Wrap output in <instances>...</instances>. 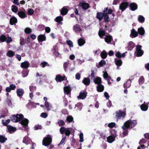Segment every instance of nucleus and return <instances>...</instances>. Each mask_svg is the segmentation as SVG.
<instances>
[{
  "label": "nucleus",
  "instance_id": "5fc2aeb1",
  "mask_svg": "<svg viewBox=\"0 0 149 149\" xmlns=\"http://www.w3.org/2000/svg\"><path fill=\"white\" fill-rule=\"evenodd\" d=\"M66 128L64 127H61L60 129V132L61 134H64L65 132Z\"/></svg>",
  "mask_w": 149,
  "mask_h": 149
},
{
  "label": "nucleus",
  "instance_id": "0e129e2a",
  "mask_svg": "<svg viewBox=\"0 0 149 149\" xmlns=\"http://www.w3.org/2000/svg\"><path fill=\"white\" fill-rule=\"evenodd\" d=\"M27 13L29 15H32L34 13V10L32 9H30L28 10Z\"/></svg>",
  "mask_w": 149,
  "mask_h": 149
},
{
  "label": "nucleus",
  "instance_id": "423d86ee",
  "mask_svg": "<svg viewBox=\"0 0 149 149\" xmlns=\"http://www.w3.org/2000/svg\"><path fill=\"white\" fill-rule=\"evenodd\" d=\"M128 6H129L128 2H122L119 5V9L122 11H123L127 8Z\"/></svg>",
  "mask_w": 149,
  "mask_h": 149
},
{
  "label": "nucleus",
  "instance_id": "ea45409f",
  "mask_svg": "<svg viewBox=\"0 0 149 149\" xmlns=\"http://www.w3.org/2000/svg\"><path fill=\"white\" fill-rule=\"evenodd\" d=\"M103 77L104 79H111V78L110 76L109 75L107 72L106 71H105L103 74Z\"/></svg>",
  "mask_w": 149,
  "mask_h": 149
},
{
  "label": "nucleus",
  "instance_id": "dca6fc26",
  "mask_svg": "<svg viewBox=\"0 0 149 149\" xmlns=\"http://www.w3.org/2000/svg\"><path fill=\"white\" fill-rule=\"evenodd\" d=\"M16 93L18 96L21 98L24 94V91L23 89L19 88L17 90Z\"/></svg>",
  "mask_w": 149,
  "mask_h": 149
},
{
  "label": "nucleus",
  "instance_id": "6e6d98bb",
  "mask_svg": "<svg viewBox=\"0 0 149 149\" xmlns=\"http://www.w3.org/2000/svg\"><path fill=\"white\" fill-rule=\"evenodd\" d=\"M6 122H4V120H2L1 121L3 125L5 126H7V124H8L10 122V120L8 119L6 120Z\"/></svg>",
  "mask_w": 149,
  "mask_h": 149
},
{
  "label": "nucleus",
  "instance_id": "f8f14e48",
  "mask_svg": "<svg viewBox=\"0 0 149 149\" xmlns=\"http://www.w3.org/2000/svg\"><path fill=\"white\" fill-rule=\"evenodd\" d=\"M68 6H63L60 10L61 14L63 16L66 15L68 13V10L67 8Z\"/></svg>",
  "mask_w": 149,
  "mask_h": 149
},
{
  "label": "nucleus",
  "instance_id": "3c124183",
  "mask_svg": "<svg viewBox=\"0 0 149 149\" xmlns=\"http://www.w3.org/2000/svg\"><path fill=\"white\" fill-rule=\"evenodd\" d=\"M136 55L137 57L141 56L143 54L144 52L143 50H141L136 51Z\"/></svg>",
  "mask_w": 149,
  "mask_h": 149
},
{
  "label": "nucleus",
  "instance_id": "473e14b6",
  "mask_svg": "<svg viewBox=\"0 0 149 149\" xmlns=\"http://www.w3.org/2000/svg\"><path fill=\"white\" fill-rule=\"evenodd\" d=\"M145 30L143 27H141L138 29V33L141 35H143L145 33Z\"/></svg>",
  "mask_w": 149,
  "mask_h": 149
},
{
  "label": "nucleus",
  "instance_id": "58836bf2",
  "mask_svg": "<svg viewBox=\"0 0 149 149\" xmlns=\"http://www.w3.org/2000/svg\"><path fill=\"white\" fill-rule=\"evenodd\" d=\"M106 64V62L105 61L103 60H102L99 63V65H97L96 66L98 68H99L100 67Z\"/></svg>",
  "mask_w": 149,
  "mask_h": 149
},
{
  "label": "nucleus",
  "instance_id": "052dcab7",
  "mask_svg": "<svg viewBox=\"0 0 149 149\" xmlns=\"http://www.w3.org/2000/svg\"><path fill=\"white\" fill-rule=\"evenodd\" d=\"M66 43L68 45H69L70 47H73V43L70 40H68L66 41Z\"/></svg>",
  "mask_w": 149,
  "mask_h": 149
},
{
  "label": "nucleus",
  "instance_id": "c756f323",
  "mask_svg": "<svg viewBox=\"0 0 149 149\" xmlns=\"http://www.w3.org/2000/svg\"><path fill=\"white\" fill-rule=\"evenodd\" d=\"M131 81L130 79L128 80L124 84V88L127 89V88H129L131 86Z\"/></svg>",
  "mask_w": 149,
  "mask_h": 149
},
{
  "label": "nucleus",
  "instance_id": "c85d7f7f",
  "mask_svg": "<svg viewBox=\"0 0 149 149\" xmlns=\"http://www.w3.org/2000/svg\"><path fill=\"white\" fill-rule=\"evenodd\" d=\"M138 32H137L134 29H133L131 30L130 35L132 36H131L132 38H135L138 36Z\"/></svg>",
  "mask_w": 149,
  "mask_h": 149
},
{
  "label": "nucleus",
  "instance_id": "39448f33",
  "mask_svg": "<svg viewBox=\"0 0 149 149\" xmlns=\"http://www.w3.org/2000/svg\"><path fill=\"white\" fill-rule=\"evenodd\" d=\"M116 117L117 119H120L121 117L125 118L126 115V113L120 110L116 112Z\"/></svg>",
  "mask_w": 149,
  "mask_h": 149
},
{
  "label": "nucleus",
  "instance_id": "bb28decb",
  "mask_svg": "<svg viewBox=\"0 0 149 149\" xmlns=\"http://www.w3.org/2000/svg\"><path fill=\"white\" fill-rule=\"evenodd\" d=\"M115 136L110 135L107 137V141L109 143H111L115 140Z\"/></svg>",
  "mask_w": 149,
  "mask_h": 149
},
{
  "label": "nucleus",
  "instance_id": "0eeeda50",
  "mask_svg": "<svg viewBox=\"0 0 149 149\" xmlns=\"http://www.w3.org/2000/svg\"><path fill=\"white\" fill-rule=\"evenodd\" d=\"M107 10L108 7L105 8L104 10H103V12L104 13V15L103 17L104 19L103 22L106 23L109 22L110 20V19L109 18L108 15L107 14V13H106V12Z\"/></svg>",
  "mask_w": 149,
  "mask_h": 149
},
{
  "label": "nucleus",
  "instance_id": "f03ea898",
  "mask_svg": "<svg viewBox=\"0 0 149 149\" xmlns=\"http://www.w3.org/2000/svg\"><path fill=\"white\" fill-rule=\"evenodd\" d=\"M52 138L49 135L44 138L42 141V145L45 146H48L50 145L52 142Z\"/></svg>",
  "mask_w": 149,
  "mask_h": 149
},
{
  "label": "nucleus",
  "instance_id": "de8ad7c7",
  "mask_svg": "<svg viewBox=\"0 0 149 149\" xmlns=\"http://www.w3.org/2000/svg\"><path fill=\"white\" fill-rule=\"evenodd\" d=\"M105 35V31L104 30L100 31L98 32V35L100 38H102L103 36Z\"/></svg>",
  "mask_w": 149,
  "mask_h": 149
},
{
  "label": "nucleus",
  "instance_id": "49530a36",
  "mask_svg": "<svg viewBox=\"0 0 149 149\" xmlns=\"http://www.w3.org/2000/svg\"><path fill=\"white\" fill-rule=\"evenodd\" d=\"M7 39V37L4 35L3 34L0 36V41L1 42H4L6 41Z\"/></svg>",
  "mask_w": 149,
  "mask_h": 149
},
{
  "label": "nucleus",
  "instance_id": "9b49d317",
  "mask_svg": "<svg viewBox=\"0 0 149 149\" xmlns=\"http://www.w3.org/2000/svg\"><path fill=\"white\" fill-rule=\"evenodd\" d=\"M82 7V8L84 10H86L90 7L89 5L87 3L85 2H81L79 4Z\"/></svg>",
  "mask_w": 149,
  "mask_h": 149
},
{
  "label": "nucleus",
  "instance_id": "680f3d73",
  "mask_svg": "<svg viewBox=\"0 0 149 149\" xmlns=\"http://www.w3.org/2000/svg\"><path fill=\"white\" fill-rule=\"evenodd\" d=\"M30 91L33 93L34 91L36 90V86H29Z\"/></svg>",
  "mask_w": 149,
  "mask_h": 149
},
{
  "label": "nucleus",
  "instance_id": "774afa93",
  "mask_svg": "<svg viewBox=\"0 0 149 149\" xmlns=\"http://www.w3.org/2000/svg\"><path fill=\"white\" fill-rule=\"evenodd\" d=\"M42 129V127L41 125H36L34 127V129L35 130H41Z\"/></svg>",
  "mask_w": 149,
  "mask_h": 149
},
{
  "label": "nucleus",
  "instance_id": "5701e85b",
  "mask_svg": "<svg viewBox=\"0 0 149 149\" xmlns=\"http://www.w3.org/2000/svg\"><path fill=\"white\" fill-rule=\"evenodd\" d=\"M105 42L108 44H109L112 40H113L112 37L109 35H107L104 38Z\"/></svg>",
  "mask_w": 149,
  "mask_h": 149
},
{
  "label": "nucleus",
  "instance_id": "cd10ccee",
  "mask_svg": "<svg viewBox=\"0 0 149 149\" xmlns=\"http://www.w3.org/2000/svg\"><path fill=\"white\" fill-rule=\"evenodd\" d=\"M8 131L10 133L12 132H15L16 130V127L12 126L10 125H8L7 126Z\"/></svg>",
  "mask_w": 149,
  "mask_h": 149
},
{
  "label": "nucleus",
  "instance_id": "aec40b11",
  "mask_svg": "<svg viewBox=\"0 0 149 149\" xmlns=\"http://www.w3.org/2000/svg\"><path fill=\"white\" fill-rule=\"evenodd\" d=\"M130 9L132 11H134L137 8V5L135 3H132L129 4Z\"/></svg>",
  "mask_w": 149,
  "mask_h": 149
},
{
  "label": "nucleus",
  "instance_id": "9d476101",
  "mask_svg": "<svg viewBox=\"0 0 149 149\" xmlns=\"http://www.w3.org/2000/svg\"><path fill=\"white\" fill-rule=\"evenodd\" d=\"M87 93L86 91L84 92H81L79 93V94L78 96H77V98L80 99H85L87 96Z\"/></svg>",
  "mask_w": 149,
  "mask_h": 149
},
{
  "label": "nucleus",
  "instance_id": "e433bc0d",
  "mask_svg": "<svg viewBox=\"0 0 149 149\" xmlns=\"http://www.w3.org/2000/svg\"><path fill=\"white\" fill-rule=\"evenodd\" d=\"M135 44L132 42L130 41L128 45V47L129 49L131 50L134 47Z\"/></svg>",
  "mask_w": 149,
  "mask_h": 149
},
{
  "label": "nucleus",
  "instance_id": "7c9ffc66",
  "mask_svg": "<svg viewBox=\"0 0 149 149\" xmlns=\"http://www.w3.org/2000/svg\"><path fill=\"white\" fill-rule=\"evenodd\" d=\"M94 81L95 84L98 85L101 84V78L100 77H97L95 79H94Z\"/></svg>",
  "mask_w": 149,
  "mask_h": 149
},
{
  "label": "nucleus",
  "instance_id": "a211bd4d",
  "mask_svg": "<svg viewBox=\"0 0 149 149\" xmlns=\"http://www.w3.org/2000/svg\"><path fill=\"white\" fill-rule=\"evenodd\" d=\"M37 39L39 42H42L46 40V37L44 34H40L38 36Z\"/></svg>",
  "mask_w": 149,
  "mask_h": 149
},
{
  "label": "nucleus",
  "instance_id": "a18cd8bd",
  "mask_svg": "<svg viewBox=\"0 0 149 149\" xmlns=\"http://www.w3.org/2000/svg\"><path fill=\"white\" fill-rule=\"evenodd\" d=\"M83 104L79 102L75 104V108L76 107H77L78 109L79 110H81L82 108Z\"/></svg>",
  "mask_w": 149,
  "mask_h": 149
},
{
  "label": "nucleus",
  "instance_id": "4d7b16f0",
  "mask_svg": "<svg viewBox=\"0 0 149 149\" xmlns=\"http://www.w3.org/2000/svg\"><path fill=\"white\" fill-rule=\"evenodd\" d=\"M66 120L69 123H71L73 120V118L71 116H68L67 117Z\"/></svg>",
  "mask_w": 149,
  "mask_h": 149
},
{
  "label": "nucleus",
  "instance_id": "f257e3e1",
  "mask_svg": "<svg viewBox=\"0 0 149 149\" xmlns=\"http://www.w3.org/2000/svg\"><path fill=\"white\" fill-rule=\"evenodd\" d=\"M137 124L136 121L135 120H132L130 119L125 122L122 127L123 130H125L128 128H132L134 127Z\"/></svg>",
  "mask_w": 149,
  "mask_h": 149
},
{
  "label": "nucleus",
  "instance_id": "864d4df0",
  "mask_svg": "<svg viewBox=\"0 0 149 149\" xmlns=\"http://www.w3.org/2000/svg\"><path fill=\"white\" fill-rule=\"evenodd\" d=\"M28 72L29 71L27 70H23L22 72V77H26L28 75Z\"/></svg>",
  "mask_w": 149,
  "mask_h": 149
},
{
  "label": "nucleus",
  "instance_id": "8fccbe9b",
  "mask_svg": "<svg viewBox=\"0 0 149 149\" xmlns=\"http://www.w3.org/2000/svg\"><path fill=\"white\" fill-rule=\"evenodd\" d=\"M20 40L19 43L21 45H23L26 43V40L23 37H20Z\"/></svg>",
  "mask_w": 149,
  "mask_h": 149
},
{
  "label": "nucleus",
  "instance_id": "4468645a",
  "mask_svg": "<svg viewBox=\"0 0 149 149\" xmlns=\"http://www.w3.org/2000/svg\"><path fill=\"white\" fill-rule=\"evenodd\" d=\"M29 62L27 61H25L21 64L20 67L22 68L27 69L30 66Z\"/></svg>",
  "mask_w": 149,
  "mask_h": 149
},
{
  "label": "nucleus",
  "instance_id": "f3484780",
  "mask_svg": "<svg viewBox=\"0 0 149 149\" xmlns=\"http://www.w3.org/2000/svg\"><path fill=\"white\" fill-rule=\"evenodd\" d=\"M10 24L12 25H16V24L17 22V20L15 16H13L10 18Z\"/></svg>",
  "mask_w": 149,
  "mask_h": 149
},
{
  "label": "nucleus",
  "instance_id": "603ef678",
  "mask_svg": "<svg viewBox=\"0 0 149 149\" xmlns=\"http://www.w3.org/2000/svg\"><path fill=\"white\" fill-rule=\"evenodd\" d=\"M11 10L13 12L15 13H16L17 12L18 8L16 6L14 5H13L11 6Z\"/></svg>",
  "mask_w": 149,
  "mask_h": 149
},
{
  "label": "nucleus",
  "instance_id": "1a4fd4ad",
  "mask_svg": "<svg viewBox=\"0 0 149 149\" xmlns=\"http://www.w3.org/2000/svg\"><path fill=\"white\" fill-rule=\"evenodd\" d=\"M65 77L66 76L65 75H64L63 76H62L61 74H58L56 75L55 79L57 82H61L64 80Z\"/></svg>",
  "mask_w": 149,
  "mask_h": 149
},
{
  "label": "nucleus",
  "instance_id": "69168bd1",
  "mask_svg": "<svg viewBox=\"0 0 149 149\" xmlns=\"http://www.w3.org/2000/svg\"><path fill=\"white\" fill-rule=\"evenodd\" d=\"M116 125V124L115 123L112 122L108 124V126L111 128L114 127Z\"/></svg>",
  "mask_w": 149,
  "mask_h": 149
},
{
  "label": "nucleus",
  "instance_id": "412c9836",
  "mask_svg": "<svg viewBox=\"0 0 149 149\" xmlns=\"http://www.w3.org/2000/svg\"><path fill=\"white\" fill-rule=\"evenodd\" d=\"M17 15L21 18L23 19L27 17L25 11H20L18 12Z\"/></svg>",
  "mask_w": 149,
  "mask_h": 149
},
{
  "label": "nucleus",
  "instance_id": "c03bdc74",
  "mask_svg": "<svg viewBox=\"0 0 149 149\" xmlns=\"http://www.w3.org/2000/svg\"><path fill=\"white\" fill-rule=\"evenodd\" d=\"M7 140V138L3 136L0 135V142L2 143H4Z\"/></svg>",
  "mask_w": 149,
  "mask_h": 149
},
{
  "label": "nucleus",
  "instance_id": "f704fd0d",
  "mask_svg": "<svg viewBox=\"0 0 149 149\" xmlns=\"http://www.w3.org/2000/svg\"><path fill=\"white\" fill-rule=\"evenodd\" d=\"M97 91L101 92L103 91L104 87L103 85L100 84L97 86Z\"/></svg>",
  "mask_w": 149,
  "mask_h": 149
},
{
  "label": "nucleus",
  "instance_id": "6e6552de",
  "mask_svg": "<svg viewBox=\"0 0 149 149\" xmlns=\"http://www.w3.org/2000/svg\"><path fill=\"white\" fill-rule=\"evenodd\" d=\"M73 31L76 33H80L82 31V29L80 27V26L77 24L74 25L73 26Z\"/></svg>",
  "mask_w": 149,
  "mask_h": 149
},
{
  "label": "nucleus",
  "instance_id": "4c0bfd02",
  "mask_svg": "<svg viewBox=\"0 0 149 149\" xmlns=\"http://www.w3.org/2000/svg\"><path fill=\"white\" fill-rule=\"evenodd\" d=\"M15 54V53L11 50L8 51L7 53V55L9 57H12Z\"/></svg>",
  "mask_w": 149,
  "mask_h": 149
},
{
  "label": "nucleus",
  "instance_id": "79ce46f5",
  "mask_svg": "<svg viewBox=\"0 0 149 149\" xmlns=\"http://www.w3.org/2000/svg\"><path fill=\"white\" fill-rule=\"evenodd\" d=\"M140 107L141 109L143 111H146L148 109V106L144 104H142L140 106Z\"/></svg>",
  "mask_w": 149,
  "mask_h": 149
},
{
  "label": "nucleus",
  "instance_id": "72a5a7b5",
  "mask_svg": "<svg viewBox=\"0 0 149 149\" xmlns=\"http://www.w3.org/2000/svg\"><path fill=\"white\" fill-rule=\"evenodd\" d=\"M115 61L116 64L118 67H120L122 65V62L120 59H117L115 58Z\"/></svg>",
  "mask_w": 149,
  "mask_h": 149
},
{
  "label": "nucleus",
  "instance_id": "2f4dec72",
  "mask_svg": "<svg viewBox=\"0 0 149 149\" xmlns=\"http://www.w3.org/2000/svg\"><path fill=\"white\" fill-rule=\"evenodd\" d=\"M115 56L117 58H120L122 57H125V53H124L121 54L120 52H118L116 53Z\"/></svg>",
  "mask_w": 149,
  "mask_h": 149
},
{
  "label": "nucleus",
  "instance_id": "2eb2a0df",
  "mask_svg": "<svg viewBox=\"0 0 149 149\" xmlns=\"http://www.w3.org/2000/svg\"><path fill=\"white\" fill-rule=\"evenodd\" d=\"M32 141L31 139L27 136H25L23 138V142L26 145L31 144Z\"/></svg>",
  "mask_w": 149,
  "mask_h": 149
},
{
  "label": "nucleus",
  "instance_id": "ddd939ff",
  "mask_svg": "<svg viewBox=\"0 0 149 149\" xmlns=\"http://www.w3.org/2000/svg\"><path fill=\"white\" fill-rule=\"evenodd\" d=\"M16 88V86L14 84H11L9 87H7L6 88V92H10L11 90H14Z\"/></svg>",
  "mask_w": 149,
  "mask_h": 149
},
{
  "label": "nucleus",
  "instance_id": "338daca9",
  "mask_svg": "<svg viewBox=\"0 0 149 149\" xmlns=\"http://www.w3.org/2000/svg\"><path fill=\"white\" fill-rule=\"evenodd\" d=\"M58 123L59 126H63L65 125V123L63 120H59Z\"/></svg>",
  "mask_w": 149,
  "mask_h": 149
},
{
  "label": "nucleus",
  "instance_id": "a878e982",
  "mask_svg": "<svg viewBox=\"0 0 149 149\" xmlns=\"http://www.w3.org/2000/svg\"><path fill=\"white\" fill-rule=\"evenodd\" d=\"M90 80L88 78L85 77L82 81V82L85 85L88 86L90 83Z\"/></svg>",
  "mask_w": 149,
  "mask_h": 149
},
{
  "label": "nucleus",
  "instance_id": "a19ab883",
  "mask_svg": "<svg viewBox=\"0 0 149 149\" xmlns=\"http://www.w3.org/2000/svg\"><path fill=\"white\" fill-rule=\"evenodd\" d=\"M138 18V20L141 23H143L145 21V18L142 15H139Z\"/></svg>",
  "mask_w": 149,
  "mask_h": 149
},
{
  "label": "nucleus",
  "instance_id": "37998d69",
  "mask_svg": "<svg viewBox=\"0 0 149 149\" xmlns=\"http://www.w3.org/2000/svg\"><path fill=\"white\" fill-rule=\"evenodd\" d=\"M110 132L111 134V135L112 136H115V137H116L117 136V131L116 130L113 129H111L110 131Z\"/></svg>",
  "mask_w": 149,
  "mask_h": 149
},
{
  "label": "nucleus",
  "instance_id": "09e8293b",
  "mask_svg": "<svg viewBox=\"0 0 149 149\" xmlns=\"http://www.w3.org/2000/svg\"><path fill=\"white\" fill-rule=\"evenodd\" d=\"M145 79L143 76H141L140 77L139 80V85L142 84L144 82Z\"/></svg>",
  "mask_w": 149,
  "mask_h": 149
},
{
  "label": "nucleus",
  "instance_id": "6ab92c4d",
  "mask_svg": "<svg viewBox=\"0 0 149 149\" xmlns=\"http://www.w3.org/2000/svg\"><path fill=\"white\" fill-rule=\"evenodd\" d=\"M63 20V18L61 16H57L56 17L55 19H54L55 21L58 23L57 24V25L59 24L62 25L63 23L62 22H61Z\"/></svg>",
  "mask_w": 149,
  "mask_h": 149
},
{
  "label": "nucleus",
  "instance_id": "7ed1b4c3",
  "mask_svg": "<svg viewBox=\"0 0 149 149\" xmlns=\"http://www.w3.org/2000/svg\"><path fill=\"white\" fill-rule=\"evenodd\" d=\"M10 118L12 121L14 122L17 123L22 120L24 118V116L22 114H17L16 115H12Z\"/></svg>",
  "mask_w": 149,
  "mask_h": 149
},
{
  "label": "nucleus",
  "instance_id": "13d9d810",
  "mask_svg": "<svg viewBox=\"0 0 149 149\" xmlns=\"http://www.w3.org/2000/svg\"><path fill=\"white\" fill-rule=\"evenodd\" d=\"M32 32L31 29L29 28H26L24 30V32L26 34H29Z\"/></svg>",
  "mask_w": 149,
  "mask_h": 149
},
{
  "label": "nucleus",
  "instance_id": "20e7f679",
  "mask_svg": "<svg viewBox=\"0 0 149 149\" xmlns=\"http://www.w3.org/2000/svg\"><path fill=\"white\" fill-rule=\"evenodd\" d=\"M20 123L23 126V127L24 129H22L23 130L26 131L28 129V124L29 123V120L27 119L26 118H23L21 120Z\"/></svg>",
  "mask_w": 149,
  "mask_h": 149
},
{
  "label": "nucleus",
  "instance_id": "c9c22d12",
  "mask_svg": "<svg viewBox=\"0 0 149 149\" xmlns=\"http://www.w3.org/2000/svg\"><path fill=\"white\" fill-rule=\"evenodd\" d=\"M107 53L105 50H103L101 53L100 56L102 59H104L107 56Z\"/></svg>",
  "mask_w": 149,
  "mask_h": 149
},
{
  "label": "nucleus",
  "instance_id": "bf43d9fd",
  "mask_svg": "<svg viewBox=\"0 0 149 149\" xmlns=\"http://www.w3.org/2000/svg\"><path fill=\"white\" fill-rule=\"evenodd\" d=\"M68 63L67 62H66L64 63L63 65V67L64 69L65 72L66 71L68 67Z\"/></svg>",
  "mask_w": 149,
  "mask_h": 149
},
{
  "label": "nucleus",
  "instance_id": "393cba45",
  "mask_svg": "<svg viewBox=\"0 0 149 149\" xmlns=\"http://www.w3.org/2000/svg\"><path fill=\"white\" fill-rule=\"evenodd\" d=\"M85 43V40L83 38H81L78 40V44L80 46L83 45Z\"/></svg>",
  "mask_w": 149,
  "mask_h": 149
},
{
  "label": "nucleus",
  "instance_id": "b1692460",
  "mask_svg": "<svg viewBox=\"0 0 149 149\" xmlns=\"http://www.w3.org/2000/svg\"><path fill=\"white\" fill-rule=\"evenodd\" d=\"M104 13L103 12H97V13L96 18L99 20V21H101L104 17Z\"/></svg>",
  "mask_w": 149,
  "mask_h": 149
},
{
  "label": "nucleus",
  "instance_id": "4be33fe9",
  "mask_svg": "<svg viewBox=\"0 0 149 149\" xmlns=\"http://www.w3.org/2000/svg\"><path fill=\"white\" fill-rule=\"evenodd\" d=\"M71 90L69 86H65L64 88V92L65 94L68 95L71 93Z\"/></svg>",
  "mask_w": 149,
  "mask_h": 149
},
{
  "label": "nucleus",
  "instance_id": "e2e57ef3",
  "mask_svg": "<svg viewBox=\"0 0 149 149\" xmlns=\"http://www.w3.org/2000/svg\"><path fill=\"white\" fill-rule=\"evenodd\" d=\"M65 134L66 136H69L71 134L70 130H69V128H67L66 130Z\"/></svg>",
  "mask_w": 149,
  "mask_h": 149
}]
</instances>
